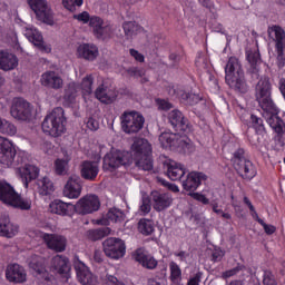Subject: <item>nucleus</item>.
<instances>
[{
	"label": "nucleus",
	"mask_w": 285,
	"mask_h": 285,
	"mask_svg": "<svg viewBox=\"0 0 285 285\" xmlns=\"http://www.w3.org/2000/svg\"><path fill=\"white\" fill-rule=\"evenodd\" d=\"M225 81L232 90L240 92V95L248 92V83H246V76L239 59L235 57L229 58L225 67Z\"/></svg>",
	"instance_id": "f257e3e1"
},
{
	"label": "nucleus",
	"mask_w": 285,
	"mask_h": 285,
	"mask_svg": "<svg viewBox=\"0 0 285 285\" xmlns=\"http://www.w3.org/2000/svg\"><path fill=\"white\" fill-rule=\"evenodd\" d=\"M0 202L12 208L20 210H30L32 202L28 198H22L21 195L14 190V187L6 180H0Z\"/></svg>",
	"instance_id": "f03ea898"
},
{
	"label": "nucleus",
	"mask_w": 285,
	"mask_h": 285,
	"mask_svg": "<svg viewBox=\"0 0 285 285\" xmlns=\"http://www.w3.org/2000/svg\"><path fill=\"white\" fill-rule=\"evenodd\" d=\"M66 116L63 108L56 107L42 121V130L50 137H61L66 132Z\"/></svg>",
	"instance_id": "7ed1b4c3"
},
{
	"label": "nucleus",
	"mask_w": 285,
	"mask_h": 285,
	"mask_svg": "<svg viewBox=\"0 0 285 285\" xmlns=\"http://www.w3.org/2000/svg\"><path fill=\"white\" fill-rule=\"evenodd\" d=\"M132 164V155L128 151H121L117 149H112L104 157L102 168L104 170H109L112 173L117 170L119 166H124L128 168Z\"/></svg>",
	"instance_id": "20e7f679"
},
{
	"label": "nucleus",
	"mask_w": 285,
	"mask_h": 285,
	"mask_svg": "<svg viewBox=\"0 0 285 285\" xmlns=\"http://www.w3.org/2000/svg\"><path fill=\"white\" fill-rule=\"evenodd\" d=\"M121 129L126 135H137L144 129V124H146V118L138 111H125L120 116Z\"/></svg>",
	"instance_id": "39448f33"
},
{
	"label": "nucleus",
	"mask_w": 285,
	"mask_h": 285,
	"mask_svg": "<svg viewBox=\"0 0 285 285\" xmlns=\"http://www.w3.org/2000/svg\"><path fill=\"white\" fill-rule=\"evenodd\" d=\"M36 19L47 26H55V13L48 3V0H27Z\"/></svg>",
	"instance_id": "423d86ee"
},
{
	"label": "nucleus",
	"mask_w": 285,
	"mask_h": 285,
	"mask_svg": "<svg viewBox=\"0 0 285 285\" xmlns=\"http://www.w3.org/2000/svg\"><path fill=\"white\" fill-rule=\"evenodd\" d=\"M267 35L269 39L276 42L278 68H284L285 66V31L284 29H282V27L275 24L268 28Z\"/></svg>",
	"instance_id": "0eeeda50"
},
{
	"label": "nucleus",
	"mask_w": 285,
	"mask_h": 285,
	"mask_svg": "<svg viewBox=\"0 0 285 285\" xmlns=\"http://www.w3.org/2000/svg\"><path fill=\"white\" fill-rule=\"evenodd\" d=\"M10 115L18 121H30L32 119V105L23 98H16L12 101Z\"/></svg>",
	"instance_id": "6e6552de"
},
{
	"label": "nucleus",
	"mask_w": 285,
	"mask_h": 285,
	"mask_svg": "<svg viewBox=\"0 0 285 285\" xmlns=\"http://www.w3.org/2000/svg\"><path fill=\"white\" fill-rule=\"evenodd\" d=\"M104 253L111 259H121L126 255V243L121 238L109 237L102 242Z\"/></svg>",
	"instance_id": "1a4fd4ad"
},
{
	"label": "nucleus",
	"mask_w": 285,
	"mask_h": 285,
	"mask_svg": "<svg viewBox=\"0 0 285 285\" xmlns=\"http://www.w3.org/2000/svg\"><path fill=\"white\" fill-rule=\"evenodd\" d=\"M271 79L267 77L261 78L256 85V101H258L261 108H268V106L275 105L271 97Z\"/></svg>",
	"instance_id": "9d476101"
},
{
	"label": "nucleus",
	"mask_w": 285,
	"mask_h": 285,
	"mask_svg": "<svg viewBox=\"0 0 285 285\" xmlns=\"http://www.w3.org/2000/svg\"><path fill=\"white\" fill-rule=\"evenodd\" d=\"M76 212L78 215H90L97 213L101 208V202H99V196L95 194H88L80 198L76 205Z\"/></svg>",
	"instance_id": "9b49d317"
},
{
	"label": "nucleus",
	"mask_w": 285,
	"mask_h": 285,
	"mask_svg": "<svg viewBox=\"0 0 285 285\" xmlns=\"http://www.w3.org/2000/svg\"><path fill=\"white\" fill-rule=\"evenodd\" d=\"M14 157H17V149L12 142L0 136V166L11 168L14 166Z\"/></svg>",
	"instance_id": "f8f14e48"
},
{
	"label": "nucleus",
	"mask_w": 285,
	"mask_h": 285,
	"mask_svg": "<svg viewBox=\"0 0 285 285\" xmlns=\"http://www.w3.org/2000/svg\"><path fill=\"white\" fill-rule=\"evenodd\" d=\"M263 117L266 119L268 126H271L272 130L275 132H284L285 124L284 120L279 118V109L275 105H269L266 108H262Z\"/></svg>",
	"instance_id": "ddd939ff"
},
{
	"label": "nucleus",
	"mask_w": 285,
	"mask_h": 285,
	"mask_svg": "<svg viewBox=\"0 0 285 285\" xmlns=\"http://www.w3.org/2000/svg\"><path fill=\"white\" fill-rule=\"evenodd\" d=\"M90 28L94 36L96 39H99V41H106V39H110V37H112V26L104 22V19L97 16L91 17Z\"/></svg>",
	"instance_id": "4468645a"
},
{
	"label": "nucleus",
	"mask_w": 285,
	"mask_h": 285,
	"mask_svg": "<svg viewBox=\"0 0 285 285\" xmlns=\"http://www.w3.org/2000/svg\"><path fill=\"white\" fill-rule=\"evenodd\" d=\"M83 180L77 175H72L67 179L62 194L68 199H79L81 197V190L83 189Z\"/></svg>",
	"instance_id": "2eb2a0df"
},
{
	"label": "nucleus",
	"mask_w": 285,
	"mask_h": 285,
	"mask_svg": "<svg viewBox=\"0 0 285 285\" xmlns=\"http://www.w3.org/2000/svg\"><path fill=\"white\" fill-rule=\"evenodd\" d=\"M168 121L176 132H190V121L177 109L168 114Z\"/></svg>",
	"instance_id": "dca6fc26"
},
{
	"label": "nucleus",
	"mask_w": 285,
	"mask_h": 285,
	"mask_svg": "<svg viewBox=\"0 0 285 285\" xmlns=\"http://www.w3.org/2000/svg\"><path fill=\"white\" fill-rule=\"evenodd\" d=\"M73 268L76 271L78 282H80L82 285H97V277L92 275L83 262L76 261L73 263Z\"/></svg>",
	"instance_id": "f3484780"
},
{
	"label": "nucleus",
	"mask_w": 285,
	"mask_h": 285,
	"mask_svg": "<svg viewBox=\"0 0 285 285\" xmlns=\"http://www.w3.org/2000/svg\"><path fill=\"white\" fill-rule=\"evenodd\" d=\"M42 239L45 244H47L50 250H55V253H63L66 250V246H68V239L66 236H61L59 234H43Z\"/></svg>",
	"instance_id": "a211bd4d"
},
{
	"label": "nucleus",
	"mask_w": 285,
	"mask_h": 285,
	"mask_svg": "<svg viewBox=\"0 0 285 285\" xmlns=\"http://www.w3.org/2000/svg\"><path fill=\"white\" fill-rule=\"evenodd\" d=\"M40 83L51 90H61L63 88V78L57 71H47L41 75Z\"/></svg>",
	"instance_id": "6ab92c4d"
},
{
	"label": "nucleus",
	"mask_w": 285,
	"mask_h": 285,
	"mask_svg": "<svg viewBox=\"0 0 285 285\" xmlns=\"http://www.w3.org/2000/svg\"><path fill=\"white\" fill-rule=\"evenodd\" d=\"M150 196L154 210H156L157 213H161L163 210L170 208V206L173 205V197L170 196V194L154 190L151 191Z\"/></svg>",
	"instance_id": "aec40b11"
},
{
	"label": "nucleus",
	"mask_w": 285,
	"mask_h": 285,
	"mask_svg": "<svg viewBox=\"0 0 285 285\" xmlns=\"http://www.w3.org/2000/svg\"><path fill=\"white\" fill-rule=\"evenodd\" d=\"M6 277L8 282H13L14 284H23L27 281L28 275L23 266L19 264H11L7 266Z\"/></svg>",
	"instance_id": "412c9836"
},
{
	"label": "nucleus",
	"mask_w": 285,
	"mask_h": 285,
	"mask_svg": "<svg viewBox=\"0 0 285 285\" xmlns=\"http://www.w3.org/2000/svg\"><path fill=\"white\" fill-rule=\"evenodd\" d=\"M51 268H53L58 275H61V277L70 279V261L68 257L56 255L51 259Z\"/></svg>",
	"instance_id": "4be33fe9"
},
{
	"label": "nucleus",
	"mask_w": 285,
	"mask_h": 285,
	"mask_svg": "<svg viewBox=\"0 0 285 285\" xmlns=\"http://www.w3.org/2000/svg\"><path fill=\"white\" fill-rule=\"evenodd\" d=\"M247 61L249 63L248 75L252 81L259 79V66H262V56L259 51H247Z\"/></svg>",
	"instance_id": "5701e85b"
},
{
	"label": "nucleus",
	"mask_w": 285,
	"mask_h": 285,
	"mask_svg": "<svg viewBox=\"0 0 285 285\" xmlns=\"http://www.w3.org/2000/svg\"><path fill=\"white\" fill-rule=\"evenodd\" d=\"M134 258L138 262V264H141L142 268H147L148 271H155L159 264L155 256L148 254V252L141 248L136 249Z\"/></svg>",
	"instance_id": "b1692460"
},
{
	"label": "nucleus",
	"mask_w": 285,
	"mask_h": 285,
	"mask_svg": "<svg viewBox=\"0 0 285 285\" xmlns=\"http://www.w3.org/2000/svg\"><path fill=\"white\" fill-rule=\"evenodd\" d=\"M202 179L206 180L204 173L191 171L187 175L186 179L183 180V188L189 193H195L199 186H202Z\"/></svg>",
	"instance_id": "393cba45"
},
{
	"label": "nucleus",
	"mask_w": 285,
	"mask_h": 285,
	"mask_svg": "<svg viewBox=\"0 0 285 285\" xmlns=\"http://www.w3.org/2000/svg\"><path fill=\"white\" fill-rule=\"evenodd\" d=\"M234 168L243 179L250 180L253 177H255V175H257L255 166H253V163L248 159L237 160V163L234 165Z\"/></svg>",
	"instance_id": "a878e982"
},
{
	"label": "nucleus",
	"mask_w": 285,
	"mask_h": 285,
	"mask_svg": "<svg viewBox=\"0 0 285 285\" xmlns=\"http://www.w3.org/2000/svg\"><path fill=\"white\" fill-rule=\"evenodd\" d=\"M50 213H53V215H61L62 217L70 216L72 213L76 212L75 205L70 203H65L62 200H53L49 205Z\"/></svg>",
	"instance_id": "bb28decb"
},
{
	"label": "nucleus",
	"mask_w": 285,
	"mask_h": 285,
	"mask_svg": "<svg viewBox=\"0 0 285 285\" xmlns=\"http://www.w3.org/2000/svg\"><path fill=\"white\" fill-rule=\"evenodd\" d=\"M99 175V164L90 160H85L81 164L80 176L87 181H95Z\"/></svg>",
	"instance_id": "cd10ccee"
},
{
	"label": "nucleus",
	"mask_w": 285,
	"mask_h": 285,
	"mask_svg": "<svg viewBox=\"0 0 285 285\" xmlns=\"http://www.w3.org/2000/svg\"><path fill=\"white\" fill-rule=\"evenodd\" d=\"M17 173L22 179L24 187L28 188L29 181H35L39 177V167L35 165H26L24 167H18Z\"/></svg>",
	"instance_id": "c85d7f7f"
},
{
	"label": "nucleus",
	"mask_w": 285,
	"mask_h": 285,
	"mask_svg": "<svg viewBox=\"0 0 285 285\" xmlns=\"http://www.w3.org/2000/svg\"><path fill=\"white\" fill-rule=\"evenodd\" d=\"M19 232V227L10 222V217L6 214H0V236L12 238Z\"/></svg>",
	"instance_id": "c756f323"
},
{
	"label": "nucleus",
	"mask_w": 285,
	"mask_h": 285,
	"mask_svg": "<svg viewBox=\"0 0 285 285\" xmlns=\"http://www.w3.org/2000/svg\"><path fill=\"white\" fill-rule=\"evenodd\" d=\"M19 66V58L11 52L0 50V70L9 72Z\"/></svg>",
	"instance_id": "7c9ffc66"
},
{
	"label": "nucleus",
	"mask_w": 285,
	"mask_h": 285,
	"mask_svg": "<svg viewBox=\"0 0 285 285\" xmlns=\"http://www.w3.org/2000/svg\"><path fill=\"white\" fill-rule=\"evenodd\" d=\"M165 168L167 170V177H169L171 181H181L184 175H186V169L184 166L175 163L174 160L165 164Z\"/></svg>",
	"instance_id": "2f4dec72"
},
{
	"label": "nucleus",
	"mask_w": 285,
	"mask_h": 285,
	"mask_svg": "<svg viewBox=\"0 0 285 285\" xmlns=\"http://www.w3.org/2000/svg\"><path fill=\"white\" fill-rule=\"evenodd\" d=\"M26 37L38 50H41V52H50L51 48L46 46V42H43V36H41V32L37 29L27 30Z\"/></svg>",
	"instance_id": "473e14b6"
},
{
	"label": "nucleus",
	"mask_w": 285,
	"mask_h": 285,
	"mask_svg": "<svg viewBox=\"0 0 285 285\" xmlns=\"http://www.w3.org/2000/svg\"><path fill=\"white\" fill-rule=\"evenodd\" d=\"M146 153H153V147L146 138H135L131 145V159L138 157L139 155H146Z\"/></svg>",
	"instance_id": "72a5a7b5"
},
{
	"label": "nucleus",
	"mask_w": 285,
	"mask_h": 285,
	"mask_svg": "<svg viewBox=\"0 0 285 285\" xmlns=\"http://www.w3.org/2000/svg\"><path fill=\"white\" fill-rule=\"evenodd\" d=\"M96 99L101 101V104H114L117 99V92L108 87L99 86L95 91Z\"/></svg>",
	"instance_id": "f704fd0d"
},
{
	"label": "nucleus",
	"mask_w": 285,
	"mask_h": 285,
	"mask_svg": "<svg viewBox=\"0 0 285 285\" xmlns=\"http://www.w3.org/2000/svg\"><path fill=\"white\" fill-rule=\"evenodd\" d=\"M135 161V166L139 168V170H153L154 161H153V153L140 154L139 156H135L132 158Z\"/></svg>",
	"instance_id": "c9c22d12"
},
{
	"label": "nucleus",
	"mask_w": 285,
	"mask_h": 285,
	"mask_svg": "<svg viewBox=\"0 0 285 285\" xmlns=\"http://www.w3.org/2000/svg\"><path fill=\"white\" fill-rule=\"evenodd\" d=\"M78 56L87 61H95L99 56V49L95 45L83 43L78 47Z\"/></svg>",
	"instance_id": "e433bc0d"
},
{
	"label": "nucleus",
	"mask_w": 285,
	"mask_h": 285,
	"mask_svg": "<svg viewBox=\"0 0 285 285\" xmlns=\"http://www.w3.org/2000/svg\"><path fill=\"white\" fill-rule=\"evenodd\" d=\"M37 193H39L42 197H48V195H52L55 193V184L50 178L42 177L36 181Z\"/></svg>",
	"instance_id": "4c0bfd02"
},
{
	"label": "nucleus",
	"mask_w": 285,
	"mask_h": 285,
	"mask_svg": "<svg viewBox=\"0 0 285 285\" xmlns=\"http://www.w3.org/2000/svg\"><path fill=\"white\" fill-rule=\"evenodd\" d=\"M179 135L173 132H163L160 134L158 140L163 148H169V150H175L179 141Z\"/></svg>",
	"instance_id": "58836bf2"
},
{
	"label": "nucleus",
	"mask_w": 285,
	"mask_h": 285,
	"mask_svg": "<svg viewBox=\"0 0 285 285\" xmlns=\"http://www.w3.org/2000/svg\"><path fill=\"white\" fill-rule=\"evenodd\" d=\"M29 268L37 273V275H46L47 273L43 257L38 255L31 256V259L29 262Z\"/></svg>",
	"instance_id": "ea45409f"
},
{
	"label": "nucleus",
	"mask_w": 285,
	"mask_h": 285,
	"mask_svg": "<svg viewBox=\"0 0 285 285\" xmlns=\"http://www.w3.org/2000/svg\"><path fill=\"white\" fill-rule=\"evenodd\" d=\"M78 92L79 86L76 82H69L65 87L63 101H66L67 104H75Z\"/></svg>",
	"instance_id": "a19ab883"
},
{
	"label": "nucleus",
	"mask_w": 285,
	"mask_h": 285,
	"mask_svg": "<svg viewBox=\"0 0 285 285\" xmlns=\"http://www.w3.org/2000/svg\"><path fill=\"white\" fill-rule=\"evenodd\" d=\"M174 150L176 153H180L181 155H190V153H195V145H193L190 140H186L180 136Z\"/></svg>",
	"instance_id": "79ce46f5"
},
{
	"label": "nucleus",
	"mask_w": 285,
	"mask_h": 285,
	"mask_svg": "<svg viewBox=\"0 0 285 285\" xmlns=\"http://www.w3.org/2000/svg\"><path fill=\"white\" fill-rule=\"evenodd\" d=\"M138 232L146 237L153 235L155 233V223L148 218H141L138 222Z\"/></svg>",
	"instance_id": "37998d69"
},
{
	"label": "nucleus",
	"mask_w": 285,
	"mask_h": 285,
	"mask_svg": "<svg viewBox=\"0 0 285 285\" xmlns=\"http://www.w3.org/2000/svg\"><path fill=\"white\" fill-rule=\"evenodd\" d=\"M88 239L91 242H99V239H104V237H108L110 235V227H100L97 229H90L87 232Z\"/></svg>",
	"instance_id": "c03bdc74"
},
{
	"label": "nucleus",
	"mask_w": 285,
	"mask_h": 285,
	"mask_svg": "<svg viewBox=\"0 0 285 285\" xmlns=\"http://www.w3.org/2000/svg\"><path fill=\"white\" fill-rule=\"evenodd\" d=\"M106 217L108 222H112L114 224H121L126 220V214L117 207L110 208Z\"/></svg>",
	"instance_id": "a18cd8bd"
},
{
	"label": "nucleus",
	"mask_w": 285,
	"mask_h": 285,
	"mask_svg": "<svg viewBox=\"0 0 285 285\" xmlns=\"http://www.w3.org/2000/svg\"><path fill=\"white\" fill-rule=\"evenodd\" d=\"M122 28H124V32H125L126 37H132L134 35H137V33L141 32V30H144L141 28V26H139L137 22H132V21L125 22L122 24Z\"/></svg>",
	"instance_id": "49530a36"
},
{
	"label": "nucleus",
	"mask_w": 285,
	"mask_h": 285,
	"mask_svg": "<svg viewBox=\"0 0 285 285\" xmlns=\"http://www.w3.org/2000/svg\"><path fill=\"white\" fill-rule=\"evenodd\" d=\"M0 132H2V135L10 136L17 135V127L12 122L0 118Z\"/></svg>",
	"instance_id": "de8ad7c7"
},
{
	"label": "nucleus",
	"mask_w": 285,
	"mask_h": 285,
	"mask_svg": "<svg viewBox=\"0 0 285 285\" xmlns=\"http://www.w3.org/2000/svg\"><path fill=\"white\" fill-rule=\"evenodd\" d=\"M180 99L187 106H195V105H197L198 101L202 100L199 95L190 94V92H186V91H181Z\"/></svg>",
	"instance_id": "09e8293b"
},
{
	"label": "nucleus",
	"mask_w": 285,
	"mask_h": 285,
	"mask_svg": "<svg viewBox=\"0 0 285 285\" xmlns=\"http://www.w3.org/2000/svg\"><path fill=\"white\" fill-rule=\"evenodd\" d=\"M247 117H249V124L250 126H253V128L256 129V132H264L265 128H264V120H262V118H258L255 115H248Z\"/></svg>",
	"instance_id": "8fccbe9b"
},
{
	"label": "nucleus",
	"mask_w": 285,
	"mask_h": 285,
	"mask_svg": "<svg viewBox=\"0 0 285 285\" xmlns=\"http://www.w3.org/2000/svg\"><path fill=\"white\" fill-rule=\"evenodd\" d=\"M92 76H86L81 81L82 95H92Z\"/></svg>",
	"instance_id": "3c124183"
},
{
	"label": "nucleus",
	"mask_w": 285,
	"mask_h": 285,
	"mask_svg": "<svg viewBox=\"0 0 285 285\" xmlns=\"http://www.w3.org/2000/svg\"><path fill=\"white\" fill-rule=\"evenodd\" d=\"M55 168L58 175H66L68 173V160L57 159L55 161Z\"/></svg>",
	"instance_id": "603ef678"
},
{
	"label": "nucleus",
	"mask_w": 285,
	"mask_h": 285,
	"mask_svg": "<svg viewBox=\"0 0 285 285\" xmlns=\"http://www.w3.org/2000/svg\"><path fill=\"white\" fill-rule=\"evenodd\" d=\"M169 268L171 282H175V279H179V277H181V268H179V265H177V263L171 262L169 264Z\"/></svg>",
	"instance_id": "864d4df0"
},
{
	"label": "nucleus",
	"mask_w": 285,
	"mask_h": 285,
	"mask_svg": "<svg viewBox=\"0 0 285 285\" xmlns=\"http://www.w3.org/2000/svg\"><path fill=\"white\" fill-rule=\"evenodd\" d=\"M153 209V199L148 196H142V204L140 206L141 213H145V215H148L150 210Z\"/></svg>",
	"instance_id": "5fc2aeb1"
},
{
	"label": "nucleus",
	"mask_w": 285,
	"mask_h": 285,
	"mask_svg": "<svg viewBox=\"0 0 285 285\" xmlns=\"http://www.w3.org/2000/svg\"><path fill=\"white\" fill-rule=\"evenodd\" d=\"M263 284L264 285H277V281L275 279V275H273V272H271V271L264 272Z\"/></svg>",
	"instance_id": "6e6d98bb"
},
{
	"label": "nucleus",
	"mask_w": 285,
	"mask_h": 285,
	"mask_svg": "<svg viewBox=\"0 0 285 285\" xmlns=\"http://www.w3.org/2000/svg\"><path fill=\"white\" fill-rule=\"evenodd\" d=\"M244 268H246V266H244L242 264H237L236 267L224 272L223 277H224V279H228V277H233V276L237 275V273H239L240 271H244Z\"/></svg>",
	"instance_id": "4d7b16f0"
},
{
	"label": "nucleus",
	"mask_w": 285,
	"mask_h": 285,
	"mask_svg": "<svg viewBox=\"0 0 285 285\" xmlns=\"http://www.w3.org/2000/svg\"><path fill=\"white\" fill-rule=\"evenodd\" d=\"M73 19H76L77 21H80L81 23H89V28H90V21H92V17H90V13H88V11H83L79 14H73Z\"/></svg>",
	"instance_id": "13d9d810"
},
{
	"label": "nucleus",
	"mask_w": 285,
	"mask_h": 285,
	"mask_svg": "<svg viewBox=\"0 0 285 285\" xmlns=\"http://www.w3.org/2000/svg\"><path fill=\"white\" fill-rule=\"evenodd\" d=\"M181 61V56L177 53H170L169 55V65L168 68H177L179 66V62Z\"/></svg>",
	"instance_id": "bf43d9fd"
},
{
	"label": "nucleus",
	"mask_w": 285,
	"mask_h": 285,
	"mask_svg": "<svg viewBox=\"0 0 285 285\" xmlns=\"http://www.w3.org/2000/svg\"><path fill=\"white\" fill-rule=\"evenodd\" d=\"M257 222L263 226L266 235H273V233H275V226L266 224L262 218H257Z\"/></svg>",
	"instance_id": "052dcab7"
},
{
	"label": "nucleus",
	"mask_w": 285,
	"mask_h": 285,
	"mask_svg": "<svg viewBox=\"0 0 285 285\" xmlns=\"http://www.w3.org/2000/svg\"><path fill=\"white\" fill-rule=\"evenodd\" d=\"M159 110H171L173 104L168 100L157 99Z\"/></svg>",
	"instance_id": "680f3d73"
},
{
	"label": "nucleus",
	"mask_w": 285,
	"mask_h": 285,
	"mask_svg": "<svg viewBox=\"0 0 285 285\" xmlns=\"http://www.w3.org/2000/svg\"><path fill=\"white\" fill-rule=\"evenodd\" d=\"M204 273L197 272L191 278H189L187 285H199Z\"/></svg>",
	"instance_id": "e2e57ef3"
},
{
	"label": "nucleus",
	"mask_w": 285,
	"mask_h": 285,
	"mask_svg": "<svg viewBox=\"0 0 285 285\" xmlns=\"http://www.w3.org/2000/svg\"><path fill=\"white\" fill-rule=\"evenodd\" d=\"M224 257V250L216 248L212 253V262H222Z\"/></svg>",
	"instance_id": "0e129e2a"
},
{
	"label": "nucleus",
	"mask_w": 285,
	"mask_h": 285,
	"mask_svg": "<svg viewBox=\"0 0 285 285\" xmlns=\"http://www.w3.org/2000/svg\"><path fill=\"white\" fill-rule=\"evenodd\" d=\"M245 160L246 158L244 157V149H237L234 153V158H233L234 166L235 164H237V161H245Z\"/></svg>",
	"instance_id": "69168bd1"
},
{
	"label": "nucleus",
	"mask_w": 285,
	"mask_h": 285,
	"mask_svg": "<svg viewBox=\"0 0 285 285\" xmlns=\"http://www.w3.org/2000/svg\"><path fill=\"white\" fill-rule=\"evenodd\" d=\"M106 285H126L124 282L119 281L117 277L109 275L106 278Z\"/></svg>",
	"instance_id": "338daca9"
},
{
	"label": "nucleus",
	"mask_w": 285,
	"mask_h": 285,
	"mask_svg": "<svg viewBox=\"0 0 285 285\" xmlns=\"http://www.w3.org/2000/svg\"><path fill=\"white\" fill-rule=\"evenodd\" d=\"M278 146H281V148L285 147V134L284 131H276V137H275Z\"/></svg>",
	"instance_id": "774afa93"
}]
</instances>
